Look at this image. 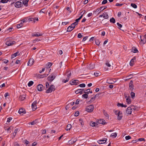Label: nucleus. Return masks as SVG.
Listing matches in <instances>:
<instances>
[{
  "label": "nucleus",
  "mask_w": 146,
  "mask_h": 146,
  "mask_svg": "<svg viewBox=\"0 0 146 146\" xmlns=\"http://www.w3.org/2000/svg\"><path fill=\"white\" fill-rule=\"evenodd\" d=\"M65 74L66 75V76H67V78L66 79H63L62 80V82L64 83H66V82H67L70 80V78L71 74V71L69 70H67Z\"/></svg>",
  "instance_id": "f257e3e1"
},
{
  "label": "nucleus",
  "mask_w": 146,
  "mask_h": 146,
  "mask_svg": "<svg viewBox=\"0 0 146 146\" xmlns=\"http://www.w3.org/2000/svg\"><path fill=\"white\" fill-rule=\"evenodd\" d=\"M94 109V106L93 105H90L86 107V110L89 112H92Z\"/></svg>",
  "instance_id": "f03ea898"
},
{
  "label": "nucleus",
  "mask_w": 146,
  "mask_h": 146,
  "mask_svg": "<svg viewBox=\"0 0 146 146\" xmlns=\"http://www.w3.org/2000/svg\"><path fill=\"white\" fill-rule=\"evenodd\" d=\"M55 77L56 74L55 73H53L48 77V80L49 81L51 82L54 79Z\"/></svg>",
  "instance_id": "7ed1b4c3"
},
{
  "label": "nucleus",
  "mask_w": 146,
  "mask_h": 146,
  "mask_svg": "<svg viewBox=\"0 0 146 146\" xmlns=\"http://www.w3.org/2000/svg\"><path fill=\"white\" fill-rule=\"evenodd\" d=\"M55 90V86L53 85H51L48 89L46 91V93H51L52 91H54Z\"/></svg>",
  "instance_id": "20e7f679"
},
{
  "label": "nucleus",
  "mask_w": 146,
  "mask_h": 146,
  "mask_svg": "<svg viewBox=\"0 0 146 146\" xmlns=\"http://www.w3.org/2000/svg\"><path fill=\"white\" fill-rule=\"evenodd\" d=\"M38 103L37 102L36 100L34 101L32 104L31 105L32 108L33 110L35 111L37 108L36 104Z\"/></svg>",
  "instance_id": "39448f33"
},
{
  "label": "nucleus",
  "mask_w": 146,
  "mask_h": 146,
  "mask_svg": "<svg viewBox=\"0 0 146 146\" xmlns=\"http://www.w3.org/2000/svg\"><path fill=\"white\" fill-rule=\"evenodd\" d=\"M84 89H78L75 91V92L77 94L79 93L80 94H82L83 93H86L87 92H84Z\"/></svg>",
  "instance_id": "423d86ee"
},
{
  "label": "nucleus",
  "mask_w": 146,
  "mask_h": 146,
  "mask_svg": "<svg viewBox=\"0 0 146 146\" xmlns=\"http://www.w3.org/2000/svg\"><path fill=\"white\" fill-rule=\"evenodd\" d=\"M23 4L20 1L16 2L15 4V6L17 8H19L21 7Z\"/></svg>",
  "instance_id": "0eeeda50"
},
{
  "label": "nucleus",
  "mask_w": 146,
  "mask_h": 146,
  "mask_svg": "<svg viewBox=\"0 0 146 146\" xmlns=\"http://www.w3.org/2000/svg\"><path fill=\"white\" fill-rule=\"evenodd\" d=\"M78 83V80H72L70 81V85H77Z\"/></svg>",
  "instance_id": "6e6552de"
},
{
  "label": "nucleus",
  "mask_w": 146,
  "mask_h": 146,
  "mask_svg": "<svg viewBox=\"0 0 146 146\" xmlns=\"http://www.w3.org/2000/svg\"><path fill=\"white\" fill-rule=\"evenodd\" d=\"M42 35V34H41L39 32L34 33L32 34V36H39Z\"/></svg>",
  "instance_id": "1a4fd4ad"
},
{
  "label": "nucleus",
  "mask_w": 146,
  "mask_h": 146,
  "mask_svg": "<svg viewBox=\"0 0 146 146\" xmlns=\"http://www.w3.org/2000/svg\"><path fill=\"white\" fill-rule=\"evenodd\" d=\"M131 108L130 107H128L126 110V112L128 114L130 115L131 113Z\"/></svg>",
  "instance_id": "9d476101"
},
{
  "label": "nucleus",
  "mask_w": 146,
  "mask_h": 146,
  "mask_svg": "<svg viewBox=\"0 0 146 146\" xmlns=\"http://www.w3.org/2000/svg\"><path fill=\"white\" fill-rule=\"evenodd\" d=\"M34 60L33 58H30L28 63V65L31 66H32L34 62Z\"/></svg>",
  "instance_id": "9b49d317"
},
{
  "label": "nucleus",
  "mask_w": 146,
  "mask_h": 146,
  "mask_svg": "<svg viewBox=\"0 0 146 146\" xmlns=\"http://www.w3.org/2000/svg\"><path fill=\"white\" fill-rule=\"evenodd\" d=\"M15 42L13 40L9 41L6 42V44L8 46H9L13 44Z\"/></svg>",
  "instance_id": "f8f14e48"
},
{
  "label": "nucleus",
  "mask_w": 146,
  "mask_h": 146,
  "mask_svg": "<svg viewBox=\"0 0 146 146\" xmlns=\"http://www.w3.org/2000/svg\"><path fill=\"white\" fill-rule=\"evenodd\" d=\"M107 139L106 138H104L103 139L98 140V142L99 144L104 143L106 142Z\"/></svg>",
  "instance_id": "ddd939ff"
},
{
  "label": "nucleus",
  "mask_w": 146,
  "mask_h": 146,
  "mask_svg": "<svg viewBox=\"0 0 146 146\" xmlns=\"http://www.w3.org/2000/svg\"><path fill=\"white\" fill-rule=\"evenodd\" d=\"M140 37L141 40L140 44H141L142 45L145 44L146 42V39H145L143 38H142V37L141 36H140Z\"/></svg>",
  "instance_id": "4468645a"
},
{
  "label": "nucleus",
  "mask_w": 146,
  "mask_h": 146,
  "mask_svg": "<svg viewBox=\"0 0 146 146\" xmlns=\"http://www.w3.org/2000/svg\"><path fill=\"white\" fill-rule=\"evenodd\" d=\"M118 115H117V119L119 120H120L122 117V113L120 111H117Z\"/></svg>",
  "instance_id": "2eb2a0df"
},
{
  "label": "nucleus",
  "mask_w": 146,
  "mask_h": 146,
  "mask_svg": "<svg viewBox=\"0 0 146 146\" xmlns=\"http://www.w3.org/2000/svg\"><path fill=\"white\" fill-rule=\"evenodd\" d=\"M38 90L39 91H42L43 89V86L42 84H39L37 86Z\"/></svg>",
  "instance_id": "dca6fc26"
},
{
  "label": "nucleus",
  "mask_w": 146,
  "mask_h": 146,
  "mask_svg": "<svg viewBox=\"0 0 146 146\" xmlns=\"http://www.w3.org/2000/svg\"><path fill=\"white\" fill-rule=\"evenodd\" d=\"M19 113L20 114H21V115H23L26 112L25 110L24 109H23L22 108L20 109L19 111Z\"/></svg>",
  "instance_id": "f3484780"
},
{
  "label": "nucleus",
  "mask_w": 146,
  "mask_h": 146,
  "mask_svg": "<svg viewBox=\"0 0 146 146\" xmlns=\"http://www.w3.org/2000/svg\"><path fill=\"white\" fill-rule=\"evenodd\" d=\"M130 107L131 108V111H137L138 110H139L138 108L136 106H130Z\"/></svg>",
  "instance_id": "a211bd4d"
},
{
  "label": "nucleus",
  "mask_w": 146,
  "mask_h": 146,
  "mask_svg": "<svg viewBox=\"0 0 146 146\" xmlns=\"http://www.w3.org/2000/svg\"><path fill=\"white\" fill-rule=\"evenodd\" d=\"M136 59V58L135 57H134L131 60L130 63L129 64L130 66H132L134 64V62L135 60Z\"/></svg>",
  "instance_id": "6ab92c4d"
},
{
  "label": "nucleus",
  "mask_w": 146,
  "mask_h": 146,
  "mask_svg": "<svg viewBox=\"0 0 146 146\" xmlns=\"http://www.w3.org/2000/svg\"><path fill=\"white\" fill-rule=\"evenodd\" d=\"M98 123L100 124H106V122L105 120L103 119H100L98 120Z\"/></svg>",
  "instance_id": "aec40b11"
},
{
  "label": "nucleus",
  "mask_w": 146,
  "mask_h": 146,
  "mask_svg": "<svg viewBox=\"0 0 146 146\" xmlns=\"http://www.w3.org/2000/svg\"><path fill=\"white\" fill-rule=\"evenodd\" d=\"M95 68V66L94 64H89V66H88V68L90 69H94Z\"/></svg>",
  "instance_id": "412c9836"
},
{
  "label": "nucleus",
  "mask_w": 146,
  "mask_h": 146,
  "mask_svg": "<svg viewBox=\"0 0 146 146\" xmlns=\"http://www.w3.org/2000/svg\"><path fill=\"white\" fill-rule=\"evenodd\" d=\"M25 98V95H20L19 97V99L21 101L24 100Z\"/></svg>",
  "instance_id": "4be33fe9"
},
{
  "label": "nucleus",
  "mask_w": 146,
  "mask_h": 146,
  "mask_svg": "<svg viewBox=\"0 0 146 146\" xmlns=\"http://www.w3.org/2000/svg\"><path fill=\"white\" fill-rule=\"evenodd\" d=\"M90 125L92 127L96 126L98 125V122H92L90 123Z\"/></svg>",
  "instance_id": "5701e85b"
},
{
  "label": "nucleus",
  "mask_w": 146,
  "mask_h": 146,
  "mask_svg": "<svg viewBox=\"0 0 146 146\" xmlns=\"http://www.w3.org/2000/svg\"><path fill=\"white\" fill-rule=\"evenodd\" d=\"M107 8L106 6H105L104 8H103V7H100V8L96 10V11L97 12H98L99 11H103L104 9H106Z\"/></svg>",
  "instance_id": "b1692460"
},
{
  "label": "nucleus",
  "mask_w": 146,
  "mask_h": 146,
  "mask_svg": "<svg viewBox=\"0 0 146 146\" xmlns=\"http://www.w3.org/2000/svg\"><path fill=\"white\" fill-rule=\"evenodd\" d=\"M131 51L133 53H136L138 52V50L135 47H134L132 48Z\"/></svg>",
  "instance_id": "393cba45"
},
{
  "label": "nucleus",
  "mask_w": 146,
  "mask_h": 146,
  "mask_svg": "<svg viewBox=\"0 0 146 146\" xmlns=\"http://www.w3.org/2000/svg\"><path fill=\"white\" fill-rule=\"evenodd\" d=\"M19 53V52H17L12 54L11 57V58H13L14 57H15L16 56H17V55H18Z\"/></svg>",
  "instance_id": "a878e982"
},
{
  "label": "nucleus",
  "mask_w": 146,
  "mask_h": 146,
  "mask_svg": "<svg viewBox=\"0 0 146 146\" xmlns=\"http://www.w3.org/2000/svg\"><path fill=\"white\" fill-rule=\"evenodd\" d=\"M29 0H23V3L25 5L27 6L28 5V3Z\"/></svg>",
  "instance_id": "bb28decb"
},
{
  "label": "nucleus",
  "mask_w": 146,
  "mask_h": 146,
  "mask_svg": "<svg viewBox=\"0 0 146 146\" xmlns=\"http://www.w3.org/2000/svg\"><path fill=\"white\" fill-rule=\"evenodd\" d=\"M126 102L128 104H129L131 103V100L129 97H128V98H127L126 99Z\"/></svg>",
  "instance_id": "cd10ccee"
},
{
  "label": "nucleus",
  "mask_w": 146,
  "mask_h": 146,
  "mask_svg": "<svg viewBox=\"0 0 146 146\" xmlns=\"http://www.w3.org/2000/svg\"><path fill=\"white\" fill-rule=\"evenodd\" d=\"M73 29H74L71 26H70L67 28V32H70Z\"/></svg>",
  "instance_id": "c85d7f7f"
},
{
  "label": "nucleus",
  "mask_w": 146,
  "mask_h": 146,
  "mask_svg": "<svg viewBox=\"0 0 146 146\" xmlns=\"http://www.w3.org/2000/svg\"><path fill=\"white\" fill-rule=\"evenodd\" d=\"M72 127V125L70 124H68L67 126L66 130L67 131L69 130Z\"/></svg>",
  "instance_id": "c756f323"
},
{
  "label": "nucleus",
  "mask_w": 146,
  "mask_h": 146,
  "mask_svg": "<svg viewBox=\"0 0 146 146\" xmlns=\"http://www.w3.org/2000/svg\"><path fill=\"white\" fill-rule=\"evenodd\" d=\"M37 120L36 119L35 120L33 121L32 122H30L29 123V124H31L32 125H35V124H36L37 123Z\"/></svg>",
  "instance_id": "7c9ffc66"
},
{
  "label": "nucleus",
  "mask_w": 146,
  "mask_h": 146,
  "mask_svg": "<svg viewBox=\"0 0 146 146\" xmlns=\"http://www.w3.org/2000/svg\"><path fill=\"white\" fill-rule=\"evenodd\" d=\"M117 106L119 107H127V105H124L123 104H121V103H118Z\"/></svg>",
  "instance_id": "2f4dec72"
},
{
  "label": "nucleus",
  "mask_w": 146,
  "mask_h": 146,
  "mask_svg": "<svg viewBox=\"0 0 146 146\" xmlns=\"http://www.w3.org/2000/svg\"><path fill=\"white\" fill-rule=\"evenodd\" d=\"M103 14V17L105 19H107L108 17V15L107 13H104Z\"/></svg>",
  "instance_id": "473e14b6"
},
{
  "label": "nucleus",
  "mask_w": 146,
  "mask_h": 146,
  "mask_svg": "<svg viewBox=\"0 0 146 146\" xmlns=\"http://www.w3.org/2000/svg\"><path fill=\"white\" fill-rule=\"evenodd\" d=\"M35 19L33 18H29L28 19V21H33L34 22H35Z\"/></svg>",
  "instance_id": "72a5a7b5"
},
{
  "label": "nucleus",
  "mask_w": 146,
  "mask_h": 146,
  "mask_svg": "<svg viewBox=\"0 0 146 146\" xmlns=\"http://www.w3.org/2000/svg\"><path fill=\"white\" fill-rule=\"evenodd\" d=\"M18 128H16V129H15L14 132L13 134V135L14 136V137H15L16 136L17 133L18 131Z\"/></svg>",
  "instance_id": "f704fd0d"
},
{
  "label": "nucleus",
  "mask_w": 146,
  "mask_h": 146,
  "mask_svg": "<svg viewBox=\"0 0 146 146\" xmlns=\"http://www.w3.org/2000/svg\"><path fill=\"white\" fill-rule=\"evenodd\" d=\"M77 139H74L72 141H71V140L69 141V144H72L76 142Z\"/></svg>",
  "instance_id": "c9c22d12"
},
{
  "label": "nucleus",
  "mask_w": 146,
  "mask_h": 146,
  "mask_svg": "<svg viewBox=\"0 0 146 146\" xmlns=\"http://www.w3.org/2000/svg\"><path fill=\"white\" fill-rule=\"evenodd\" d=\"M117 136V134L116 133H113L111 134V137L113 138H115Z\"/></svg>",
  "instance_id": "e433bc0d"
},
{
  "label": "nucleus",
  "mask_w": 146,
  "mask_h": 146,
  "mask_svg": "<svg viewBox=\"0 0 146 146\" xmlns=\"http://www.w3.org/2000/svg\"><path fill=\"white\" fill-rule=\"evenodd\" d=\"M110 22L111 23H115V20L114 18L112 17L110 19Z\"/></svg>",
  "instance_id": "4c0bfd02"
},
{
  "label": "nucleus",
  "mask_w": 146,
  "mask_h": 146,
  "mask_svg": "<svg viewBox=\"0 0 146 146\" xmlns=\"http://www.w3.org/2000/svg\"><path fill=\"white\" fill-rule=\"evenodd\" d=\"M83 16V15H81L80 17L78 19H77L76 20V21L75 22H76L77 24L78 25V21L80 20L82 17Z\"/></svg>",
  "instance_id": "58836bf2"
},
{
  "label": "nucleus",
  "mask_w": 146,
  "mask_h": 146,
  "mask_svg": "<svg viewBox=\"0 0 146 146\" xmlns=\"http://www.w3.org/2000/svg\"><path fill=\"white\" fill-rule=\"evenodd\" d=\"M77 25L76 22H74V23L72 24L71 26L73 28V29H74L75 26Z\"/></svg>",
  "instance_id": "ea45409f"
},
{
  "label": "nucleus",
  "mask_w": 146,
  "mask_h": 146,
  "mask_svg": "<svg viewBox=\"0 0 146 146\" xmlns=\"http://www.w3.org/2000/svg\"><path fill=\"white\" fill-rule=\"evenodd\" d=\"M34 82L33 81H30L28 83V85L29 87H30L33 84Z\"/></svg>",
  "instance_id": "a19ab883"
},
{
  "label": "nucleus",
  "mask_w": 146,
  "mask_h": 146,
  "mask_svg": "<svg viewBox=\"0 0 146 146\" xmlns=\"http://www.w3.org/2000/svg\"><path fill=\"white\" fill-rule=\"evenodd\" d=\"M94 75L96 76H100V72H96L94 73Z\"/></svg>",
  "instance_id": "79ce46f5"
},
{
  "label": "nucleus",
  "mask_w": 146,
  "mask_h": 146,
  "mask_svg": "<svg viewBox=\"0 0 146 146\" xmlns=\"http://www.w3.org/2000/svg\"><path fill=\"white\" fill-rule=\"evenodd\" d=\"M131 5L132 7L135 9L137 7V5L134 3H131Z\"/></svg>",
  "instance_id": "37998d69"
},
{
  "label": "nucleus",
  "mask_w": 146,
  "mask_h": 146,
  "mask_svg": "<svg viewBox=\"0 0 146 146\" xmlns=\"http://www.w3.org/2000/svg\"><path fill=\"white\" fill-rule=\"evenodd\" d=\"M88 94L85 93L82 95V97L85 98L86 99L88 98Z\"/></svg>",
  "instance_id": "c03bdc74"
},
{
  "label": "nucleus",
  "mask_w": 146,
  "mask_h": 146,
  "mask_svg": "<svg viewBox=\"0 0 146 146\" xmlns=\"http://www.w3.org/2000/svg\"><path fill=\"white\" fill-rule=\"evenodd\" d=\"M130 95L131 97L133 98L135 97V94L134 92H131Z\"/></svg>",
  "instance_id": "a18cd8bd"
},
{
  "label": "nucleus",
  "mask_w": 146,
  "mask_h": 146,
  "mask_svg": "<svg viewBox=\"0 0 146 146\" xmlns=\"http://www.w3.org/2000/svg\"><path fill=\"white\" fill-rule=\"evenodd\" d=\"M106 66L109 67H110L111 66V64H110L109 62L108 61L106 62Z\"/></svg>",
  "instance_id": "49530a36"
},
{
  "label": "nucleus",
  "mask_w": 146,
  "mask_h": 146,
  "mask_svg": "<svg viewBox=\"0 0 146 146\" xmlns=\"http://www.w3.org/2000/svg\"><path fill=\"white\" fill-rule=\"evenodd\" d=\"M117 25L118 26V28L121 29V28L122 27V25L119 23H117Z\"/></svg>",
  "instance_id": "de8ad7c7"
},
{
  "label": "nucleus",
  "mask_w": 146,
  "mask_h": 146,
  "mask_svg": "<svg viewBox=\"0 0 146 146\" xmlns=\"http://www.w3.org/2000/svg\"><path fill=\"white\" fill-rule=\"evenodd\" d=\"M132 74H130L129 75V76H128L127 77V78L126 79V80H129V79L131 78H132Z\"/></svg>",
  "instance_id": "09e8293b"
},
{
  "label": "nucleus",
  "mask_w": 146,
  "mask_h": 146,
  "mask_svg": "<svg viewBox=\"0 0 146 146\" xmlns=\"http://www.w3.org/2000/svg\"><path fill=\"white\" fill-rule=\"evenodd\" d=\"M7 0H1L0 1V3H7Z\"/></svg>",
  "instance_id": "8fccbe9b"
},
{
  "label": "nucleus",
  "mask_w": 146,
  "mask_h": 146,
  "mask_svg": "<svg viewBox=\"0 0 146 146\" xmlns=\"http://www.w3.org/2000/svg\"><path fill=\"white\" fill-rule=\"evenodd\" d=\"M78 86L84 88L85 87L86 85L84 84H82L79 85Z\"/></svg>",
  "instance_id": "3c124183"
},
{
  "label": "nucleus",
  "mask_w": 146,
  "mask_h": 146,
  "mask_svg": "<svg viewBox=\"0 0 146 146\" xmlns=\"http://www.w3.org/2000/svg\"><path fill=\"white\" fill-rule=\"evenodd\" d=\"M95 97H92L91 99L90 100L89 102H92L93 101H94L95 100Z\"/></svg>",
  "instance_id": "603ef678"
},
{
  "label": "nucleus",
  "mask_w": 146,
  "mask_h": 146,
  "mask_svg": "<svg viewBox=\"0 0 146 146\" xmlns=\"http://www.w3.org/2000/svg\"><path fill=\"white\" fill-rule=\"evenodd\" d=\"M96 43L97 45H99L100 44V42L98 40H97L96 41Z\"/></svg>",
  "instance_id": "864d4df0"
},
{
  "label": "nucleus",
  "mask_w": 146,
  "mask_h": 146,
  "mask_svg": "<svg viewBox=\"0 0 146 146\" xmlns=\"http://www.w3.org/2000/svg\"><path fill=\"white\" fill-rule=\"evenodd\" d=\"M131 137L129 135L126 136L125 137V139L126 140H127L131 139Z\"/></svg>",
  "instance_id": "5fc2aeb1"
},
{
  "label": "nucleus",
  "mask_w": 146,
  "mask_h": 146,
  "mask_svg": "<svg viewBox=\"0 0 146 146\" xmlns=\"http://www.w3.org/2000/svg\"><path fill=\"white\" fill-rule=\"evenodd\" d=\"M107 2L108 1L107 0H104L102 2V4H105L106 3H107Z\"/></svg>",
  "instance_id": "6e6d98bb"
},
{
  "label": "nucleus",
  "mask_w": 146,
  "mask_h": 146,
  "mask_svg": "<svg viewBox=\"0 0 146 146\" xmlns=\"http://www.w3.org/2000/svg\"><path fill=\"white\" fill-rule=\"evenodd\" d=\"M22 26V25L21 23L20 24H18L17 25V27L18 28H19L20 27H21Z\"/></svg>",
  "instance_id": "4d7b16f0"
},
{
  "label": "nucleus",
  "mask_w": 146,
  "mask_h": 146,
  "mask_svg": "<svg viewBox=\"0 0 146 146\" xmlns=\"http://www.w3.org/2000/svg\"><path fill=\"white\" fill-rule=\"evenodd\" d=\"M123 4H120L118 3H117L115 4V6H121L123 5Z\"/></svg>",
  "instance_id": "13d9d810"
},
{
  "label": "nucleus",
  "mask_w": 146,
  "mask_h": 146,
  "mask_svg": "<svg viewBox=\"0 0 146 146\" xmlns=\"http://www.w3.org/2000/svg\"><path fill=\"white\" fill-rule=\"evenodd\" d=\"M138 141H145V139L143 138H140L139 139H138Z\"/></svg>",
  "instance_id": "bf43d9fd"
},
{
  "label": "nucleus",
  "mask_w": 146,
  "mask_h": 146,
  "mask_svg": "<svg viewBox=\"0 0 146 146\" xmlns=\"http://www.w3.org/2000/svg\"><path fill=\"white\" fill-rule=\"evenodd\" d=\"M79 115V113L78 111H77L75 112L74 114V115L76 116H78Z\"/></svg>",
  "instance_id": "052dcab7"
},
{
  "label": "nucleus",
  "mask_w": 146,
  "mask_h": 146,
  "mask_svg": "<svg viewBox=\"0 0 146 146\" xmlns=\"http://www.w3.org/2000/svg\"><path fill=\"white\" fill-rule=\"evenodd\" d=\"M104 114L106 117H108L109 115L106 112H104Z\"/></svg>",
  "instance_id": "680f3d73"
},
{
  "label": "nucleus",
  "mask_w": 146,
  "mask_h": 146,
  "mask_svg": "<svg viewBox=\"0 0 146 146\" xmlns=\"http://www.w3.org/2000/svg\"><path fill=\"white\" fill-rule=\"evenodd\" d=\"M47 66L48 68H50L52 66V64L50 62H48Z\"/></svg>",
  "instance_id": "e2e57ef3"
},
{
  "label": "nucleus",
  "mask_w": 146,
  "mask_h": 146,
  "mask_svg": "<svg viewBox=\"0 0 146 146\" xmlns=\"http://www.w3.org/2000/svg\"><path fill=\"white\" fill-rule=\"evenodd\" d=\"M12 118L11 117H9L8 118L7 122H9L12 120Z\"/></svg>",
  "instance_id": "0e129e2a"
},
{
  "label": "nucleus",
  "mask_w": 146,
  "mask_h": 146,
  "mask_svg": "<svg viewBox=\"0 0 146 146\" xmlns=\"http://www.w3.org/2000/svg\"><path fill=\"white\" fill-rule=\"evenodd\" d=\"M3 62L5 63H7L9 62L8 60H7L5 59H3Z\"/></svg>",
  "instance_id": "69168bd1"
},
{
  "label": "nucleus",
  "mask_w": 146,
  "mask_h": 146,
  "mask_svg": "<svg viewBox=\"0 0 146 146\" xmlns=\"http://www.w3.org/2000/svg\"><path fill=\"white\" fill-rule=\"evenodd\" d=\"M88 38V36H86L85 37H84L82 41H85Z\"/></svg>",
  "instance_id": "338daca9"
},
{
  "label": "nucleus",
  "mask_w": 146,
  "mask_h": 146,
  "mask_svg": "<svg viewBox=\"0 0 146 146\" xmlns=\"http://www.w3.org/2000/svg\"><path fill=\"white\" fill-rule=\"evenodd\" d=\"M93 15V14L92 13H90L88 14L87 15V16L88 17H90L91 16Z\"/></svg>",
  "instance_id": "774afa93"
}]
</instances>
